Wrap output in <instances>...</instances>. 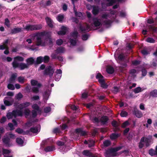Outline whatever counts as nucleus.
<instances>
[{"instance_id":"obj_57","label":"nucleus","mask_w":157,"mask_h":157,"mask_svg":"<svg viewBox=\"0 0 157 157\" xmlns=\"http://www.w3.org/2000/svg\"><path fill=\"white\" fill-rule=\"evenodd\" d=\"M33 125V122L30 121H29L27 122L25 125V126L28 128H29Z\"/></svg>"},{"instance_id":"obj_9","label":"nucleus","mask_w":157,"mask_h":157,"mask_svg":"<svg viewBox=\"0 0 157 157\" xmlns=\"http://www.w3.org/2000/svg\"><path fill=\"white\" fill-rule=\"evenodd\" d=\"M42 26L40 25H27L24 29L27 31L37 30L41 29Z\"/></svg>"},{"instance_id":"obj_33","label":"nucleus","mask_w":157,"mask_h":157,"mask_svg":"<svg viewBox=\"0 0 157 157\" xmlns=\"http://www.w3.org/2000/svg\"><path fill=\"white\" fill-rule=\"evenodd\" d=\"M138 73V71H136L135 69H132L129 71L130 75L132 77H134L136 75V74Z\"/></svg>"},{"instance_id":"obj_2","label":"nucleus","mask_w":157,"mask_h":157,"mask_svg":"<svg viewBox=\"0 0 157 157\" xmlns=\"http://www.w3.org/2000/svg\"><path fill=\"white\" fill-rule=\"evenodd\" d=\"M46 34V33L45 32L32 34L30 35V38L27 39L26 41L29 44H31L32 43V40L34 39L35 38L36 40V45L44 46L46 45V44L42 41L41 39L44 35Z\"/></svg>"},{"instance_id":"obj_38","label":"nucleus","mask_w":157,"mask_h":157,"mask_svg":"<svg viewBox=\"0 0 157 157\" xmlns=\"http://www.w3.org/2000/svg\"><path fill=\"white\" fill-rule=\"evenodd\" d=\"M65 51V49L63 48L59 47L58 48L55 52L57 54L61 53L64 52Z\"/></svg>"},{"instance_id":"obj_37","label":"nucleus","mask_w":157,"mask_h":157,"mask_svg":"<svg viewBox=\"0 0 157 157\" xmlns=\"http://www.w3.org/2000/svg\"><path fill=\"white\" fill-rule=\"evenodd\" d=\"M55 148L54 146H48L44 149V150L46 152L52 151L55 150Z\"/></svg>"},{"instance_id":"obj_35","label":"nucleus","mask_w":157,"mask_h":157,"mask_svg":"<svg viewBox=\"0 0 157 157\" xmlns=\"http://www.w3.org/2000/svg\"><path fill=\"white\" fill-rule=\"evenodd\" d=\"M17 143L20 146H22L24 145V141L22 139L20 138H17L16 139Z\"/></svg>"},{"instance_id":"obj_39","label":"nucleus","mask_w":157,"mask_h":157,"mask_svg":"<svg viewBox=\"0 0 157 157\" xmlns=\"http://www.w3.org/2000/svg\"><path fill=\"white\" fill-rule=\"evenodd\" d=\"M17 76V74L16 73L13 74L11 78L10 79V82H13L15 79V78Z\"/></svg>"},{"instance_id":"obj_40","label":"nucleus","mask_w":157,"mask_h":157,"mask_svg":"<svg viewBox=\"0 0 157 157\" xmlns=\"http://www.w3.org/2000/svg\"><path fill=\"white\" fill-rule=\"evenodd\" d=\"M64 19V16L63 14H60L56 17L57 20L59 22H62Z\"/></svg>"},{"instance_id":"obj_54","label":"nucleus","mask_w":157,"mask_h":157,"mask_svg":"<svg viewBox=\"0 0 157 157\" xmlns=\"http://www.w3.org/2000/svg\"><path fill=\"white\" fill-rule=\"evenodd\" d=\"M149 154L151 156L156 155L155 150L151 149L149 150Z\"/></svg>"},{"instance_id":"obj_43","label":"nucleus","mask_w":157,"mask_h":157,"mask_svg":"<svg viewBox=\"0 0 157 157\" xmlns=\"http://www.w3.org/2000/svg\"><path fill=\"white\" fill-rule=\"evenodd\" d=\"M32 108L33 109L36 110L38 112H40V110L39 107L38 105L36 104H34L32 105Z\"/></svg>"},{"instance_id":"obj_25","label":"nucleus","mask_w":157,"mask_h":157,"mask_svg":"<svg viewBox=\"0 0 157 157\" xmlns=\"http://www.w3.org/2000/svg\"><path fill=\"white\" fill-rule=\"evenodd\" d=\"M75 132L76 133L82 136H84L86 134V132L81 128L77 129L75 130Z\"/></svg>"},{"instance_id":"obj_1","label":"nucleus","mask_w":157,"mask_h":157,"mask_svg":"<svg viewBox=\"0 0 157 157\" xmlns=\"http://www.w3.org/2000/svg\"><path fill=\"white\" fill-rule=\"evenodd\" d=\"M115 10L112 11L110 14L104 13H102L101 18H91V14L89 12H86L87 15L89 18V21L92 27L98 28L102 25H109L115 17L116 14Z\"/></svg>"},{"instance_id":"obj_30","label":"nucleus","mask_w":157,"mask_h":157,"mask_svg":"<svg viewBox=\"0 0 157 157\" xmlns=\"http://www.w3.org/2000/svg\"><path fill=\"white\" fill-rule=\"evenodd\" d=\"M27 64L28 67L30 65L32 64L34 62V60L32 57H31L27 59L26 60Z\"/></svg>"},{"instance_id":"obj_29","label":"nucleus","mask_w":157,"mask_h":157,"mask_svg":"<svg viewBox=\"0 0 157 157\" xmlns=\"http://www.w3.org/2000/svg\"><path fill=\"white\" fill-rule=\"evenodd\" d=\"M10 98H6L4 100V104L7 106H9L11 105L13 102V101H9L8 100H9Z\"/></svg>"},{"instance_id":"obj_11","label":"nucleus","mask_w":157,"mask_h":157,"mask_svg":"<svg viewBox=\"0 0 157 157\" xmlns=\"http://www.w3.org/2000/svg\"><path fill=\"white\" fill-rule=\"evenodd\" d=\"M6 136V137L2 139L3 142L6 144H7L8 143L10 139H14L15 138V135L11 133H7Z\"/></svg>"},{"instance_id":"obj_17","label":"nucleus","mask_w":157,"mask_h":157,"mask_svg":"<svg viewBox=\"0 0 157 157\" xmlns=\"http://www.w3.org/2000/svg\"><path fill=\"white\" fill-rule=\"evenodd\" d=\"M8 40H6L3 43V44L0 45V49L3 50L6 48V49L4 52V53L6 54H7L9 53V51L7 49V44L8 43Z\"/></svg>"},{"instance_id":"obj_45","label":"nucleus","mask_w":157,"mask_h":157,"mask_svg":"<svg viewBox=\"0 0 157 157\" xmlns=\"http://www.w3.org/2000/svg\"><path fill=\"white\" fill-rule=\"evenodd\" d=\"M144 137H143L141 138L140 142L139 144V147L140 148H141L144 146Z\"/></svg>"},{"instance_id":"obj_49","label":"nucleus","mask_w":157,"mask_h":157,"mask_svg":"<svg viewBox=\"0 0 157 157\" xmlns=\"http://www.w3.org/2000/svg\"><path fill=\"white\" fill-rule=\"evenodd\" d=\"M151 96L154 97H157V90H154L150 93Z\"/></svg>"},{"instance_id":"obj_63","label":"nucleus","mask_w":157,"mask_h":157,"mask_svg":"<svg viewBox=\"0 0 157 157\" xmlns=\"http://www.w3.org/2000/svg\"><path fill=\"white\" fill-rule=\"evenodd\" d=\"M43 62L45 63L48 62L49 60V57L48 56H45L44 57H43Z\"/></svg>"},{"instance_id":"obj_20","label":"nucleus","mask_w":157,"mask_h":157,"mask_svg":"<svg viewBox=\"0 0 157 157\" xmlns=\"http://www.w3.org/2000/svg\"><path fill=\"white\" fill-rule=\"evenodd\" d=\"M152 136H149L148 137L144 138V143L145 144L147 147L149 146L152 142H151Z\"/></svg>"},{"instance_id":"obj_50","label":"nucleus","mask_w":157,"mask_h":157,"mask_svg":"<svg viewBox=\"0 0 157 157\" xmlns=\"http://www.w3.org/2000/svg\"><path fill=\"white\" fill-rule=\"evenodd\" d=\"M42 62H43V57L42 56H40L37 58L36 59V62L37 63H40Z\"/></svg>"},{"instance_id":"obj_22","label":"nucleus","mask_w":157,"mask_h":157,"mask_svg":"<svg viewBox=\"0 0 157 157\" xmlns=\"http://www.w3.org/2000/svg\"><path fill=\"white\" fill-rule=\"evenodd\" d=\"M2 151L4 157H12V155H10L11 152L10 151L3 149Z\"/></svg>"},{"instance_id":"obj_60","label":"nucleus","mask_w":157,"mask_h":157,"mask_svg":"<svg viewBox=\"0 0 157 157\" xmlns=\"http://www.w3.org/2000/svg\"><path fill=\"white\" fill-rule=\"evenodd\" d=\"M127 115V113L125 111H122L121 113V117H126Z\"/></svg>"},{"instance_id":"obj_53","label":"nucleus","mask_w":157,"mask_h":157,"mask_svg":"<svg viewBox=\"0 0 157 157\" xmlns=\"http://www.w3.org/2000/svg\"><path fill=\"white\" fill-rule=\"evenodd\" d=\"M94 142L93 140H88V144L89 147H91L94 145Z\"/></svg>"},{"instance_id":"obj_36","label":"nucleus","mask_w":157,"mask_h":157,"mask_svg":"<svg viewBox=\"0 0 157 157\" xmlns=\"http://www.w3.org/2000/svg\"><path fill=\"white\" fill-rule=\"evenodd\" d=\"M74 11L75 16L79 19H82L83 18V16L82 13L80 12H76L75 9L74 8Z\"/></svg>"},{"instance_id":"obj_21","label":"nucleus","mask_w":157,"mask_h":157,"mask_svg":"<svg viewBox=\"0 0 157 157\" xmlns=\"http://www.w3.org/2000/svg\"><path fill=\"white\" fill-rule=\"evenodd\" d=\"M40 126L39 125H37L36 127L31 128L30 131L34 133H37L39 132Z\"/></svg>"},{"instance_id":"obj_5","label":"nucleus","mask_w":157,"mask_h":157,"mask_svg":"<svg viewBox=\"0 0 157 157\" xmlns=\"http://www.w3.org/2000/svg\"><path fill=\"white\" fill-rule=\"evenodd\" d=\"M90 119L94 123H98V122H101L102 124H105L107 122L108 119L107 117L103 116L99 120V119L96 117H93L92 116H90Z\"/></svg>"},{"instance_id":"obj_31","label":"nucleus","mask_w":157,"mask_h":157,"mask_svg":"<svg viewBox=\"0 0 157 157\" xmlns=\"http://www.w3.org/2000/svg\"><path fill=\"white\" fill-rule=\"evenodd\" d=\"M83 154L84 155L89 156V157H97L95 155H92L90 151L87 150L83 151Z\"/></svg>"},{"instance_id":"obj_32","label":"nucleus","mask_w":157,"mask_h":157,"mask_svg":"<svg viewBox=\"0 0 157 157\" xmlns=\"http://www.w3.org/2000/svg\"><path fill=\"white\" fill-rule=\"evenodd\" d=\"M46 21L48 25L50 27H53V22L52 20L48 17H47L45 18Z\"/></svg>"},{"instance_id":"obj_19","label":"nucleus","mask_w":157,"mask_h":157,"mask_svg":"<svg viewBox=\"0 0 157 157\" xmlns=\"http://www.w3.org/2000/svg\"><path fill=\"white\" fill-rule=\"evenodd\" d=\"M57 145L59 146H60L59 147V149L61 152H66L67 151H65L66 147L64 145V142H62L60 141H58L57 143Z\"/></svg>"},{"instance_id":"obj_6","label":"nucleus","mask_w":157,"mask_h":157,"mask_svg":"<svg viewBox=\"0 0 157 157\" xmlns=\"http://www.w3.org/2000/svg\"><path fill=\"white\" fill-rule=\"evenodd\" d=\"M121 147H118L108 149L105 152V156L106 157L115 156L116 155V152L121 149Z\"/></svg>"},{"instance_id":"obj_34","label":"nucleus","mask_w":157,"mask_h":157,"mask_svg":"<svg viewBox=\"0 0 157 157\" xmlns=\"http://www.w3.org/2000/svg\"><path fill=\"white\" fill-rule=\"evenodd\" d=\"M106 71L108 73L112 74L113 72L114 69L113 68L110 66H108L107 67Z\"/></svg>"},{"instance_id":"obj_12","label":"nucleus","mask_w":157,"mask_h":157,"mask_svg":"<svg viewBox=\"0 0 157 157\" xmlns=\"http://www.w3.org/2000/svg\"><path fill=\"white\" fill-rule=\"evenodd\" d=\"M24 60V58L21 56H17L14 58V60L12 63V65L14 68H17L19 65L18 62L22 61Z\"/></svg>"},{"instance_id":"obj_28","label":"nucleus","mask_w":157,"mask_h":157,"mask_svg":"<svg viewBox=\"0 0 157 157\" xmlns=\"http://www.w3.org/2000/svg\"><path fill=\"white\" fill-rule=\"evenodd\" d=\"M15 131L16 132H17L18 134H22L23 135L27 134L29 133V131L28 132H25L23 130L20 128H17L16 130Z\"/></svg>"},{"instance_id":"obj_56","label":"nucleus","mask_w":157,"mask_h":157,"mask_svg":"<svg viewBox=\"0 0 157 157\" xmlns=\"http://www.w3.org/2000/svg\"><path fill=\"white\" fill-rule=\"evenodd\" d=\"M30 113V110L28 109H26L24 111V114L27 117L29 116Z\"/></svg>"},{"instance_id":"obj_3","label":"nucleus","mask_w":157,"mask_h":157,"mask_svg":"<svg viewBox=\"0 0 157 157\" xmlns=\"http://www.w3.org/2000/svg\"><path fill=\"white\" fill-rule=\"evenodd\" d=\"M77 36L78 33L75 31L71 34L68 36V39L71 45L74 46L76 45L78 40Z\"/></svg>"},{"instance_id":"obj_14","label":"nucleus","mask_w":157,"mask_h":157,"mask_svg":"<svg viewBox=\"0 0 157 157\" xmlns=\"http://www.w3.org/2000/svg\"><path fill=\"white\" fill-rule=\"evenodd\" d=\"M51 90V88L46 90L43 93V100L45 103L48 100L49 96H50Z\"/></svg>"},{"instance_id":"obj_51","label":"nucleus","mask_w":157,"mask_h":157,"mask_svg":"<svg viewBox=\"0 0 157 157\" xmlns=\"http://www.w3.org/2000/svg\"><path fill=\"white\" fill-rule=\"evenodd\" d=\"M25 80V78L23 77L20 76L18 78V81L20 83H23L24 82Z\"/></svg>"},{"instance_id":"obj_7","label":"nucleus","mask_w":157,"mask_h":157,"mask_svg":"<svg viewBox=\"0 0 157 157\" xmlns=\"http://www.w3.org/2000/svg\"><path fill=\"white\" fill-rule=\"evenodd\" d=\"M31 85L33 86H36V87H33L32 88V91L35 93H37L39 91V88L41 86V84L35 80L32 79L31 81Z\"/></svg>"},{"instance_id":"obj_18","label":"nucleus","mask_w":157,"mask_h":157,"mask_svg":"<svg viewBox=\"0 0 157 157\" xmlns=\"http://www.w3.org/2000/svg\"><path fill=\"white\" fill-rule=\"evenodd\" d=\"M62 71L61 69H58L55 72V79L56 81H59L62 76Z\"/></svg>"},{"instance_id":"obj_64","label":"nucleus","mask_w":157,"mask_h":157,"mask_svg":"<svg viewBox=\"0 0 157 157\" xmlns=\"http://www.w3.org/2000/svg\"><path fill=\"white\" fill-rule=\"evenodd\" d=\"M51 110V109L49 107H46L44 109V111L45 113H48Z\"/></svg>"},{"instance_id":"obj_61","label":"nucleus","mask_w":157,"mask_h":157,"mask_svg":"<svg viewBox=\"0 0 157 157\" xmlns=\"http://www.w3.org/2000/svg\"><path fill=\"white\" fill-rule=\"evenodd\" d=\"M63 43V40L61 39L57 40L56 41V44L58 45H60L62 44Z\"/></svg>"},{"instance_id":"obj_23","label":"nucleus","mask_w":157,"mask_h":157,"mask_svg":"<svg viewBox=\"0 0 157 157\" xmlns=\"http://www.w3.org/2000/svg\"><path fill=\"white\" fill-rule=\"evenodd\" d=\"M100 9L98 6H92V13L93 14L96 15L98 14Z\"/></svg>"},{"instance_id":"obj_4","label":"nucleus","mask_w":157,"mask_h":157,"mask_svg":"<svg viewBox=\"0 0 157 157\" xmlns=\"http://www.w3.org/2000/svg\"><path fill=\"white\" fill-rule=\"evenodd\" d=\"M23 114V112L17 109L13 110L11 113H8L7 114V117L8 119H10L13 117L15 118L17 116H21Z\"/></svg>"},{"instance_id":"obj_46","label":"nucleus","mask_w":157,"mask_h":157,"mask_svg":"<svg viewBox=\"0 0 157 157\" xmlns=\"http://www.w3.org/2000/svg\"><path fill=\"white\" fill-rule=\"evenodd\" d=\"M144 90V89H142L140 87H138L134 89V92L135 93H138L139 92L142 91Z\"/></svg>"},{"instance_id":"obj_47","label":"nucleus","mask_w":157,"mask_h":157,"mask_svg":"<svg viewBox=\"0 0 157 157\" xmlns=\"http://www.w3.org/2000/svg\"><path fill=\"white\" fill-rule=\"evenodd\" d=\"M40 99V97L39 96L37 95H33L32 97L30 99L32 101H36L39 100Z\"/></svg>"},{"instance_id":"obj_48","label":"nucleus","mask_w":157,"mask_h":157,"mask_svg":"<svg viewBox=\"0 0 157 157\" xmlns=\"http://www.w3.org/2000/svg\"><path fill=\"white\" fill-rule=\"evenodd\" d=\"M119 136L118 134L113 133L110 136V138L112 140H114L117 138Z\"/></svg>"},{"instance_id":"obj_58","label":"nucleus","mask_w":157,"mask_h":157,"mask_svg":"<svg viewBox=\"0 0 157 157\" xmlns=\"http://www.w3.org/2000/svg\"><path fill=\"white\" fill-rule=\"evenodd\" d=\"M104 146L107 147L110 144V142L109 140H106L103 142Z\"/></svg>"},{"instance_id":"obj_62","label":"nucleus","mask_w":157,"mask_h":157,"mask_svg":"<svg viewBox=\"0 0 157 157\" xmlns=\"http://www.w3.org/2000/svg\"><path fill=\"white\" fill-rule=\"evenodd\" d=\"M8 88L10 90H13L14 89V86L11 84H9L8 85Z\"/></svg>"},{"instance_id":"obj_24","label":"nucleus","mask_w":157,"mask_h":157,"mask_svg":"<svg viewBox=\"0 0 157 157\" xmlns=\"http://www.w3.org/2000/svg\"><path fill=\"white\" fill-rule=\"evenodd\" d=\"M67 30V28L64 26H62L61 27V30L58 32V34L59 35H64Z\"/></svg>"},{"instance_id":"obj_59","label":"nucleus","mask_w":157,"mask_h":157,"mask_svg":"<svg viewBox=\"0 0 157 157\" xmlns=\"http://www.w3.org/2000/svg\"><path fill=\"white\" fill-rule=\"evenodd\" d=\"M22 97H23V95L20 93H18L17 94L15 97L17 99H20L21 98H22Z\"/></svg>"},{"instance_id":"obj_16","label":"nucleus","mask_w":157,"mask_h":157,"mask_svg":"<svg viewBox=\"0 0 157 157\" xmlns=\"http://www.w3.org/2000/svg\"><path fill=\"white\" fill-rule=\"evenodd\" d=\"M116 2V0H106V1H105V4L103 3H101L102 8L104 9V7L105 6H111Z\"/></svg>"},{"instance_id":"obj_27","label":"nucleus","mask_w":157,"mask_h":157,"mask_svg":"<svg viewBox=\"0 0 157 157\" xmlns=\"http://www.w3.org/2000/svg\"><path fill=\"white\" fill-rule=\"evenodd\" d=\"M86 27L85 28L80 26V29L81 31L83 32L85 31H89L90 30V27L89 25L86 24Z\"/></svg>"},{"instance_id":"obj_41","label":"nucleus","mask_w":157,"mask_h":157,"mask_svg":"<svg viewBox=\"0 0 157 157\" xmlns=\"http://www.w3.org/2000/svg\"><path fill=\"white\" fill-rule=\"evenodd\" d=\"M21 29L20 28H14L12 30L11 33H12L15 34L21 32Z\"/></svg>"},{"instance_id":"obj_10","label":"nucleus","mask_w":157,"mask_h":157,"mask_svg":"<svg viewBox=\"0 0 157 157\" xmlns=\"http://www.w3.org/2000/svg\"><path fill=\"white\" fill-rule=\"evenodd\" d=\"M30 105V103L29 102H26L24 103L19 104L18 103H15L14 104V106L17 109H19V110L21 111L22 112V109L25 107L29 106Z\"/></svg>"},{"instance_id":"obj_15","label":"nucleus","mask_w":157,"mask_h":157,"mask_svg":"<svg viewBox=\"0 0 157 157\" xmlns=\"http://www.w3.org/2000/svg\"><path fill=\"white\" fill-rule=\"evenodd\" d=\"M114 56L116 60L119 63L120 61L123 60L124 57V55L122 53L118 54L117 51L116 52Z\"/></svg>"},{"instance_id":"obj_55","label":"nucleus","mask_w":157,"mask_h":157,"mask_svg":"<svg viewBox=\"0 0 157 157\" xmlns=\"http://www.w3.org/2000/svg\"><path fill=\"white\" fill-rule=\"evenodd\" d=\"M55 53H52L51 56V57L52 59H55L58 58L57 54L56 52L55 51Z\"/></svg>"},{"instance_id":"obj_44","label":"nucleus","mask_w":157,"mask_h":157,"mask_svg":"<svg viewBox=\"0 0 157 157\" xmlns=\"http://www.w3.org/2000/svg\"><path fill=\"white\" fill-rule=\"evenodd\" d=\"M112 125L116 128V130H114L115 131L118 130V124L116 121H113L112 123Z\"/></svg>"},{"instance_id":"obj_42","label":"nucleus","mask_w":157,"mask_h":157,"mask_svg":"<svg viewBox=\"0 0 157 157\" xmlns=\"http://www.w3.org/2000/svg\"><path fill=\"white\" fill-rule=\"evenodd\" d=\"M135 114L136 116L138 118H140L143 116V114L139 110H136L135 112Z\"/></svg>"},{"instance_id":"obj_26","label":"nucleus","mask_w":157,"mask_h":157,"mask_svg":"<svg viewBox=\"0 0 157 157\" xmlns=\"http://www.w3.org/2000/svg\"><path fill=\"white\" fill-rule=\"evenodd\" d=\"M28 67V65L27 64L23 63H19L18 66L17 67H19L21 70H22Z\"/></svg>"},{"instance_id":"obj_13","label":"nucleus","mask_w":157,"mask_h":157,"mask_svg":"<svg viewBox=\"0 0 157 157\" xmlns=\"http://www.w3.org/2000/svg\"><path fill=\"white\" fill-rule=\"evenodd\" d=\"M54 69L51 66L47 67L44 72L45 75H48L51 77H52L54 73Z\"/></svg>"},{"instance_id":"obj_8","label":"nucleus","mask_w":157,"mask_h":157,"mask_svg":"<svg viewBox=\"0 0 157 157\" xmlns=\"http://www.w3.org/2000/svg\"><path fill=\"white\" fill-rule=\"evenodd\" d=\"M96 78L98 79L102 87L104 88H106L107 87L108 85L105 83L104 77L101 74L98 73L96 76Z\"/></svg>"},{"instance_id":"obj_52","label":"nucleus","mask_w":157,"mask_h":157,"mask_svg":"<svg viewBox=\"0 0 157 157\" xmlns=\"http://www.w3.org/2000/svg\"><path fill=\"white\" fill-rule=\"evenodd\" d=\"M146 41L147 42L150 43H154L155 42V40L152 38L151 37H148L146 40Z\"/></svg>"}]
</instances>
